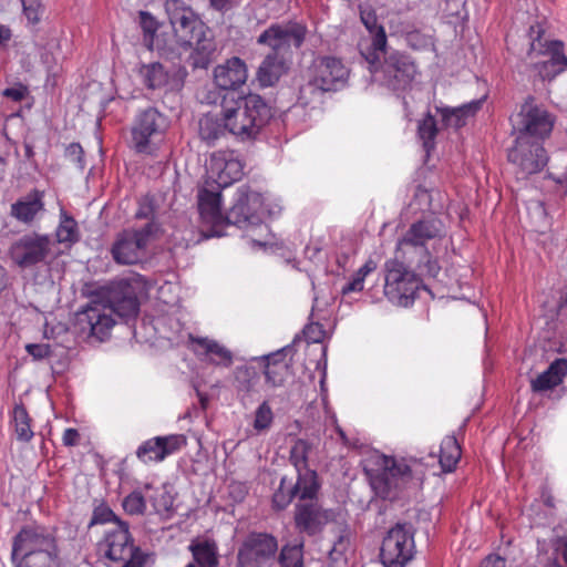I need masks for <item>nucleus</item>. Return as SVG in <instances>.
Masks as SVG:
<instances>
[{
	"mask_svg": "<svg viewBox=\"0 0 567 567\" xmlns=\"http://www.w3.org/2000/svg\"><path fill=\"white\" fill-rule=\"evenodd\" d=\"M138 311L140 301L135 288L126 280H118L92 292L84 313L91 334L104 340L115 323L114 315L128 320L136 318Z\"/></svg>",
	"mask_w": 567,
	"mask_h": 567,
	"instance_id": "nucleus-1",
	"label": "nucleus"
},
{
	"mask_svg": "<svg viewBox=\"0 0 567 567\" xmlns=\"http://www.w3.org/2000/svg\"><path fill=\"white\" fill-rule=\"evenodd\" d=\"M426 466L416 458L384 455L382 466L370 474V484L382 499H395L403 494L421 488Z\"/></svg>",
	"mask_w": 567,
	"mask_h": 567,
	"instance_id": "nucleus-2",
	"label": "nucleus"
},
{
	"mask_svg": "<svg viewBox=\"0 0 567 567\" xmlns=\"http://www.w3.org/2000/svg\"><path fill=\"white\" fill-rule=\"evenodd\" d=\"M14 567H60L61 550L54 530L43 526H24L12 539Z\"/></svg>",
	"mask_w": 567,
	"mask_h": 567,
	"instance_id": "nucleus-3",
	"label": "nucleus"
},
{
	"mask_svg": "<svg viewBox=\"0 0 567 567\" xmlns=\"http://www.w3.org/2000/svg\"><path fill=\"white\" fill-rule=\"evenodd\" d=\"M225 125L228 132L246 141L255 138L272 117L271 106L259 94L249 93L223 103Z\"/></svg>",
	"mask_w": 567,
	"mask_h": 567,
	"instance_id": "nucleus-4",
	"label": "nucleus"
},
{
	"mask_svg": "<svg viewBox=\"0 0 567 567\" xmlns=\"http://www.w3.org/2000/svg\"><path fill=\"white\" fill-rule=\"evenodd\" d=\"M349 69L341 59L330 55L318 56L307 72V82L300 86L299 102L307 106L323 93L334 92L347 83Z\"/></svg>",
	"mask_w": 567,
	"mask_h": 567,
	"instance_id": "nucleus-5",
	"label": "nucleus"
},
{
	"mask_svg": "<svg viewBox=\"0 0 567 567\" xmlns=\"http://www.w3.org/2000/svg\"><path fill=\"white\" fill-rule=\"evenodd\" d=\"M169 127L168 117L156 107L148 106L140 111L131 128V141L138 154L156 155L159 142Z\"/></svg>",
	"mask_w": 567,
	"mask_h": 567,
	"instance_id": "nucleus-6",
	"label": "nucleus"
},
{
	"mask_svg": "<svg viewBox=\"0 0 567 567\" xmlns=\"http://www.w3.org/2000/svg\"><path fill=\"white\" fill-rule=\"evenodd\" d=\"M425 288L422 279L396 258L384 262V296L399 307L411 306L420 289Z\"/></svg>",
	"mask_w": 567,
	"mask_h": 567,
	"instance_id": "nucleus-7",
	"label": "nucleus"
},
{
	"mask_svg": "<svg viewBox=\"0 0 567 567\" xmlns=\"http://www.w3.org/2000/svg\"><path fill=\"white\" fill-rule=\"evenodd\" d=\"M165 10L181 45L193 43L197 37L208 33V28L199 16L183 0H166Z\"/></svg>",
	"mask_w": 567,
	"mask_h": 567,
	"instance_id": "nucleus-8",
	"label": "nucleus"
},
{
	"mask_svg": "<svg viewBox=\"0 0 567 567\" xmlns=\"http://www.w3.org/2000/svg\"><path fill=\"white\" fill-rule=\"evenodd\" d=\"M51 250L50 235L32 231L20 236L11 244L9 256L17 266L25 269L44 262Z\"/></svg>",
	"mask_w": 567,
	"mask_h": 567,
	"instance_id": "nucleus-9",
	"label": "nucleus"
},
{
	"mask_svg": "<svg viewBox=\"0 0 567 567\" xmlns=\"http://www.w3.org/2000/svg\"><path fill=\"white\" fill-rule=\"evenodd\" d=\"M277 551L278 540L274 535L252 532L248 534L238 549V567L270 565L275 560Z\"/></svg>",
	"mask_w": 567,
	"mask_h": 567,
	"instance_id": "nucleus-10",
	"label": "nucleus"
},
{
	"mask_svg": "<svg viewBox=\"0 0 567 567\" xmlns=\"http://www.w3.org/2000/svg\"><path fill=\"white\" fill-rule=\"evenodd\" d=\"M153 229V224L147 223L141 229L121 233L111 248L114 261L120 265H134L141 261L145 255Z\"/></svg>",
	"mask_w": 567,
	"mask_h": 567,
	"instance_id": "nucleus-11",
	"label": "nucleus"
},
{
	"mask_svg": "<svg viewBox=\"0 0 567 567\" xmlns=\"http://www.w3.org/2000/svg\"><path fill=\"white\" fill-rule=\"evenodd\" d=\"M414 554L413 534L404 525L396 524L383 538L381 561L385 567H404Z\"/></svg>",
	"mask_w": 567,
	"mask_h": 567,
	"instance_id": "nucleus-12",
	"label": "nucleus"
},
{
	"mask_svg": "<svg viewBox=\"0 0 567 567\" xmlns=\"http://www.w3.org/2000/svg\"><path fill=\"white\" fill-rule=\"evenodd\" d=\"M517 118L518 135L527 138L545 140L555 124V117L545 107L537 105L532 96L520 106Z\"/></svg>",
	"mask_w": 567,
	"mask_h": 567,
	"instance_id": "nucleus-13",
	"label": "nucleus"
},
{
	"mask_svg": "<svg viewBox=\"0 0 567 567\" xmlns=\"http://www.w3.org/2000/svg\"><path fill=\"white\" fill-rule=\"evenodd\" d=\"M307 35V27L297 21L272 23L257 38V43L267 45L271 52L280 54L281 50H288L291 45L299 49Z\"/></svg>",
	"mask_w": 567,
	"mask_h": 567,
	"instance_id": "nucleus-14",
	"label": "nucleus"
},
{
	"mask_svg": "<svg viewBox=\"0 0 567 567\" xmlns=\"http://www.w3.org/2000/svg\"><path fill=\"white\" fill-rule=\"evenodd\" d=\"M508 162L516 165L524 175L540 172L548 162L547 153L543 144L530 141L524 135H518L515 145L508 150Z\"/></svg>",
	"mask_w": 567,
	"mask_h": 567,
	"instance_id": "nucleus-15",
	"label": "nucleus"
},
{
	"mask_svg": "<svg viewBox=\"0 0 567 567\" xmlns=\"http://www.w3.org/2000/svg\"><path fill=\"white\" fill-rule=\"evenodd\" d=\"M543 29L538 28L537 35L530 43V52L549 55V59L535 65L543 80H553L567 70V56L564 53V42L560 40L542 42Z\"/></svg>",
	"mask_w": 567,
	"mask_h": 567,
	"instance_id": "nucleus-16",
	"label": "nucleus"
},
{
	"mask_svg": "<svg viewBox=\"0 0 567 567\" xmlns=\"http://www.w3.org/2000/svg\"><path fill=\"white\" fill-rule=\"evenodd\" d=\"M261 202L262 197L259 193L251 190L248 186L239 187L233 206L225 215L226 227L235 225L241 228L255 224Z\"/></svg>",
	"mask_w": 567,
	"mask_h": 567,
	"instance_id": "nucleus-17",
	"label": "nucleus"
},
{
	"mask_svg": "<svg viewBox=\"0 0 567 567\" xmlns=\"http://www.w3.org/2000/svg\"><path fill=\"white\" fill-rule=\"evenodd\" d=\"M207 174L218 187L225 188L241 178L244 164L234 151H217L209 157Z\"/></svg>",
	"mask_w": 567,
	"mask_h": 567,
	"instance_id": "nucleus-18",
	"label": "nucleus"
},
{
	"mask_svg": "<svg viewBox=\"0 0 567 567\" xmlns=\"http://www.w3.org/2000/svg\"><path fill=\"white\" fill-rule=\"evenodd\" d=\"M186 444L187 439L184 434L154 436L142 442L135 454L143 464L161 463L179 452Z\"/></svg>",
	"mask_w": 567,
	"mask_h": 567,
	"instance_id": "nucleus-19",
	"label": "nucleus"
},
{
	"mask_svg": "<svg viewBox=\"0 0 567 567\" xmlns=\"http://www.w3.org/2000/svg\"><path fill=\"white\" fill-rule=\"evenodd\" d=\"M441 236V220L435 218L421 219L413 223L403 237L399 239L396 250L402 251L403 255L408 252V249H411V252L419 254L427 249L426 245L430 240Z\"/></svg>",
	"mask_w": 567,
	"mask_h": 567,
	"instance_id": "nucleus-20",
	"label": "nucleus"
},
{
	"mask_svg": "<svg viewBox=\"0 0 567 567\" xmlns=\"http://www.w3.org/2000/svg\"><path fill=\"white\" fill-rule=\"evenodd\" d=\"M198 212L207 237L225 235L226 220L221 214V195L206 188L198 193Z\"/></svg>",
	"mask_w": 567,
	"mask_h": 567,
	"instance_id": "nucleus-21",
	"label": "nucleus"
},
{
	"mask_svg": "<svg viewBox=\"0 0 567 567\" xmlns=\"http://www.w3.org/2000/svg\"><path fill=\"white\" fill-rule=\"evenodd\" d=\"M381 68L388 85L394 91L409 87L416 74V66L411 56L401 52L390 53Z\"/></svg>",
	"mask_w": 567,
	"mask_h": 567,
	"instance_id": "nucleus-22",
	"label": "nucleus"
},
{
	"mask_svg": "<svg viewBox=\"0 0 567 567\" xmlns=\"http://www.w3.org/2000/svg\"><path fill=\"white\" fill-rule=\"evenodd\" d=\"M146 498H148L155 512L159 513L168 509L164 493L151 483H145L143 489L136 488L126 495L122 501V507L128 515L142 516L146 512Z\"/></svg>",
	"mask_w": 567,
	"mask_h": 567,
	"instance_id": "nucleus-23",
	"label": "nucleus"
},
{
	"mask_svg": "<svg viewBox=\"0 0 567 567\" xmlns=\"http://www.w3.org/2000/svg\"><path fill=\"white\" fill-rule=\"evenodd\" d=\"M295 527L300 534L315 536L329 520L328 512L318 503L298 504L295 509Z\"/></svg>",
	"mask_w": 567,
	"mask_h": 567,
	"instance_id": "nucleus-24",
	"label": "nucleus"
},
{
	"mask_svg": "<svg viewBox=\"0 0 567 567\" xmlns=\"http://www.w3.org/2000/svg\"><path fill=\"white\" fill-rule=\"evenodd\" d=\"M193 351L198 358H203L209 364L221 368H229L234 362V354L217 340L207 337L189 336Z\"/></svg>",
	"mask_w": 567,
	"mask_h": 567,
	"instance_id": "nucleus-25",
	"label": "nucleus"
},
{
	"mask_svg": "<svg viewBox=\"0 0 567 567\" xmlns=\"http://www.w3.org/2000/svg\"><path fill=\"white\" fill-rule=\"evenodd\" d=\"M43 199L44 190L34 188L11 205L10 215L20 223L31 224L45 210Z\"/></svg>",
	"mask_w": 567,
	"mask_h": 567,
	"instance_id": "nucleus-26",
	"label": "nucleus"
},
{
	"mask_svg": "<svg viewBox=\"0 0 567 567\" xmlns=\"http://www.w3.org/2000/svg\"><path fill=\"white\" fill-rule=\"evenodd\" d=\"M247 80V68L239 58H231L214 71V81L221 90H235Z\"/></svg>",
	"mask_w": 567,
	"mask_h": 567,
	"instance_id": "nucleus-27",
	"label": "nucleus"
},
{
	"mask_svg": "<svg viewBox=\"0 0 567 567\" xmlns=\"http://www.w3.org/2000/svg\"><path fill=\"white\" fill-rule=\"evenodd\" d=\"M286 61L277 52H270L265 56L257 71V80L264 87L275 85L287 72Z\"/></svg>",
	"mask_w": 567,
	"mask_h": 567,
	"instance_id": "nucleus-28",
	"label": "nucleus"
},
{
	"mask_svg": "<svg viewBox=\"0 0 567 567\" xmlns=\"http://www.w3.org/2000/svg\"><path fill=\"white\" fill-rule=\"evenodd\" d=\"M567 373V361L556 359L549 364L547 370L538 374L530 381L533 392H544L559 385Z\"/></svg>",
	"mask_w": 567,
	"mask_h": 567,
	"instance_id": "nucleus-29",
	"label": "nucleus"
},
{
	"mask_svg": "<svg viewBox=\"0 0 567 567\" xmlns=\"http://www.w3.org/2000/svg\"><path fill=\"white\" fill-rule=\"evenodd\" d=\"M481 101H472L470 103L463 104L458 107H437V112L442 116V122L445 126L460 128L466 124V121L470 116L475 115V113L481 109Z\"/></svg>",
	"mask_w": 567,
	"mask_h": 567,
	"instance_id": "nucleus-30",
	"label": "nucleus"
},
{
	"mask_svg": "<svg viewBox=\"0 0 567 567\" xmlns=\"http://www.w3.org/2000/svg\"><path fill=\"white\" fill-rule=\"evenodd\" d=\"M265 378L267 383L277 388L284 385L288 374L289 365L286 362L284 351H278L265 357Z\"/></svg>",
	"mask_w": 567,
	"mask_h": 567,
	"instance_id": "nucleus-31",
	"label": "nucleus"
},
{
	"mask_svg": "<svg viewBox=\"0 0 567 567\" xmlns=\"http://www.w3.org/2000/svg\"><path fill=\"white\" fill-rule=\"evenodd\" d=\"M138 76L147 90H161L169 83V73L159 62L142 63Z\"/></svg>",
	"mask_w": 567,
	"mask_h": 567,
	"instance_id": "nucleus-32",
	"label": "nucleus"
},
{
	"mask_svg": "<svg viewBox=\"0 0 567 567\" xmlns=\"http://www.w3.org/2000/svg\"><path fill=\"white\" fill-rule=\"evenodd\" d=\"M182 45L192 49L189 61L195 69H206L212 62V56L216 49L213 39L207 33H204L203 37H197L193 43H184Z\"/></svg>",
	"mask_w": 567,
	"mask_h": 567,
	"instance_id": "nucleus-33",
	"label": "nucleus"
},
{
	"mask_svg": "<svg viewBox=\"0 0 567 567\" xmlns=\"http://www.w3.org/2000/svg\"><path fill=\"white\" fill-rule=\"evenodd\" d=\"M462 450L453 435L445 436L440 445L439 463L443 473H452L456 470L461 460Z\"/></svg>",
	"mask_w": 567,
	"mask_h": 567,
	"instance_id": "nucleus-34",
	"label": "nucleus"
},
{
	"mask_svg": "<svg viewBox=\"0 0 567 567\" xmlns=\"http://www.w3.org/2000/svg\"><path fill=\"white\" fill-rule=\"evenodd\" d=\"M226 132L228 130L225 125L224 114L220 118L205 115L199 120V136L207 145L215 144L216 141L225 136Z\"/></svg>",
	"mask_w": 567,
	"mask_h": 567,
	"instance_id": "nucleus-35",
	"label": "nucleus"
},
{
	"mask_svg": "<svg viewBox=\"0 0 567 567\" xmlns=\"http://www.w3.org/2000/svg\"><path fill=\"white\" fill-rule=\"evenodd\" d=\"M11 423L14 427L17 440L30 442L34 435L32 431V419L23 403H17L12 411Z\"/></svg>",
	"mask_w": 567,
	"mask_h": 567,
	"instance_id": "nucleus-36",
	"label": "nucleus"
},
{
	"mask_svg": "<svg viewBox=\"0 0 567 567\" xmlns=\"http://www.w3.org/2000/svg\"><path fill=\"white\" fill-rule=\"evenodd\" d=\"M196 567H217L218 549L214 542L204 540L189 546Z\"/></svg>",
	"mask_w": 567,
	"mask_h": 567,
	"instance_id": "nucleus-37",
	"label": "nucleus"
},
{
	"mask_svg": "<svg viewBox=\"0 0 567 567\" xmlns=\"http://www.w3.org/2000/svg\"><path fill=\"white\" fill-rule=\"evenodd\" d=\"M55 238L59 244H65L69 246H72L80 240L78 221L64 209H61L60 212V221L55 229Z\"/></svg>",
	"mask_w": 567,
	"mask_h": 567,
	"instance_id": "nucleus-38",
	"label": "nucleus"
},
{
	"mask_svg": "<svg viewBox=\"0 0 567 567\" xmlns=\"http://www.w3.org/2000/svg\"><path fill=\"white\" fill-rule=\"evenodd\" d=\"M297 473V482L290 487L292 494L299 496L300 499L315 498L319 488L317 473L310 468Z\"/></svg>",
	"mask_w": 567,
	"mask_h": 567,
	"instance_id": "nucleus-39",
	"label": "nucleus"
},
{
	"mask_svg": "<svg viewBox=\"0 0 567 567\" xmlns=\"http://www.w3.org/2000/svg\"><path fill=\"white\" fill-rule=\"evenodd\" d=\"M312 445L309 441L297 439L290 449L289 461L297 472L309 470L308 457Z\"/></svg>",
	"mask_w": 567,
	"mask_h": 567,
	"instance_id": "nucleus-40",
	"label": "nucleus"
},
{
	"mask_svg": "<svg viewBox=\"0 0 567 567\" xmlns=\"http://www.w3.org/2000/svg\"><path fill=\"white\" fill-rule=\"evenodd\" d=\"M259 374L251 367H238L235 371V386L238 392L250 393L256 390Z\"/></svg>",
	"mask_w": 567,
	"mask_h": 567,
	"instance_id": "nucleus-41",
	"label": "nucleus"
},
{
	"mask_svg": "<svg viewBox=\"0 0 567 567\" xmlns=\"http://www.w3.org/2000/svg\"><path fill=\"white\" fill-rule=\"evenodd\" d=\"M303 540L282 546L278 557L281 567H303Z\"/></svg>",
	"mask_w": 567,
	"mask_h": 567,
	"instance_id": "nucleus-42",
	"label": "nucleus"
},
{
	"mask_svg": "<svg viewBox=\"0 0 567 567\" xmlns=\"http://www.w3.org/2000/svg\"><path fill=\"white\" fill-rule=\"evenodd\" d=\"M419 136L423 141V146L426 152L434 148L435 138L437 135L436 121L430 113L420 122L417 127Z\"/></svg>",
	"mask_w": 567,
	"mask_h": 567,
	"instance_id": "nucleus-43",
	"label": "nucleus"
},
{
	"mask_svg": "<svg viewBox=\"0 0 567 567\" xmlns=\"http://www.w3.org/2000/svg\"><path fill=\"white\" fill-rule=\"evenodd\" d=\"M274 423V412L268 401H264L255 411L252 427L257 433L265 432Z\"/></svg>",
	"mask_w": 567,
	"mask_h": 567,
	"instance_id": "nucleus-44",
	"label": "nucleus"
},
{
	"mask_svg": "<svg viewBox=\"0 0 567 567\" xmlns=\"http://www.w3.org/2000/svg\"><path fill=\"white\" fill-rule=\"evenodd\" d=\"M416 255L419 256V259L415 261V268L420 274L435 278L441 270L437 259L430 254L429 249H424L422 252Z\"/></svg>",
	"mask_w": 567,
	"mask_h": 567,
	"instance_id": "nucleus-45",
	"label": "nucleus"
},
{
	"mask_svg": "<svg viewBox=\"0 0 567 567\" xmlns=\"http://www.w3.org/2000/svg\"><path fill=\"white\" fill-rule=\"evenodd\" d=\"M140 25L144 33V42L147 48H153L154 37L159 28V23L156 18L148 11H140Z\"/></svg>",
	"mask_w": 567,
	"mask_h": 567,
	"instance_id": "nucleus-46",
	"label": "nucleus"
},
{
	"mask_svg": "<svg viewBox=\"0 0 567 567\" xmlns=\"http://www.w3.org/2000/svg\"><path fill=\"white\" fill-rule=\"evenodd\" d=\"M359 11H360L361 22L363 23V25L367 28V30L370 33H373L374 30L382 27L381 24L378 23V16L372 6L361 4L359 7Z\"/></svg>",
	"mask_w": 567,
	"mask_h": 567,
	"instance_id": "nucleus-47",
	"label": "nucleus"
},
{
	"mask_svg": "<svg viewBox=\"0 0 567 567\" xmlns=\"http://www.w3.org/2000/svg\"><path fill=\"white\" fill-rule=\"evenodd\" d=\"M23 13L28 21L35 24L40 21L43 12L41 0H21Z\"/></svg>",
	"mask_w": 567,
	"mask_h": 567,
	"instance_id": "nucleus-48",
	"label": "nucleus"
},
{
	"mask_svg": "<svg viewBox=\"0 0 567 567\" xmlns=\"http://www.w3.org/2000/svg\"><path fill=\"white\" fill-rule=\"evenodd\" d=\"M285 485L286 478H282L279 488L275 492L272 496V505L277 509L286 508L295 497L290 487H287L286 489Z\"/></svg>",
	"mask_w": 567,
	"mask_h": 567,
	"instance_id": "nucleus-49",
	"label": "nucleus"
},
{
	"mask_svg": "<svg viewBox=\"0 0 567 567\" xmlns=\"http://www.w3.org/2000/svg\"><path fill=\"white\" fill-rule=\"evenodd\" d=\"M303 336L308 342L320 343L326 337V330L319 322H310L303 329Z\"/></svg>",
	"mask_w": 567,
	"mask_h": 567,
	"instance_id": "nucleus-50",
	"label": "nucleus"
},
{
	"mask_svg": "<svg viewBox=\"0 0 567 567\" xmlns=\"http://www.w3.org/2000/svg\"><path fill=\"white\" fill-rule=\"evenodd\" d=\"M109 522H116L118 525L121 520L110 507H96L93 512L92 524H104Z\"/></svg>",
	"mask_w": 567,
	"mask_h": 567,
	"instance_id": "nucleus-51",
	"label": "nucleus"
},
{
	"mask_svg": "<svg viewBox=\"0 0 567 567\" xmlns=\"http://www.w3.org/2000/svg\"><path fill=\"white\" fill-rule=\"evenodd\" d=\"M25 350L35 360H42L51 355V347L45 343H29L25 346Z\"/></svg>",
	"mask_w": 567,
	"mask_h": 567,
	"instance_id": "nucleus-52",
	"label": "nucleus"
},
{
	"mask_svg": "<svg viewBox=\"0 0 567 567\" xmlns=\"http://www.w3.org/2000/svg\"><path fill=\"white\" fill-rule=\"evenodd\" d=\"M372 34H373L372 44H371L372 49L384 53L386 43H388L386 33H385L384 28L380 27L379 29L374 30V32Z\"/></svg>",
	"mask_w": 567,
	"mask_h": 567,
	"instance_id": "nucleus-53",
	"label": "nucleus"
},
{
	"mask_svg": "<svg viewBox=\"0 0 567 567\" xmlns=\"http://www.w3.org/2000/svg\"><path fill=\"white\" fill-rule=\"evenodd\" d=\"M135 217L137 219H153L154 218V207L150 199L145 198L140 202L138 208L135 213Z\"/></svg>",
	"mask_w": 567,
	"mask_h": 567,
	"instance_id": "nucleus-54",
	"label": "nucleus"
},
{
	"mask_svg": "<svg viewBox=\"0 0 567 567\" xmlns=\"http://www.w3.org/2000/svg\"><path fill=\"white\" fill-rule=\"evenodd\" d=\"M80 442V433L76 429L68 427L62 435V443L65 446H75Z\"/></svg>",
	"mask_w": 567,
	"mask_h": 567,
	"instance_id": "nucleus-55",
	"label": "nucleus"
},
{
	"mask_svg": "<svg viewBox=\"0 0 567 567\" xmlns=\"http://www.w3.org/2000/svg\"><path fill=\"white\" fill-rule=\"evenodd\" d=\"M348 545L347 539H344L342 536L339 537V539L333 544L332 548L329 550V557L331 560H339L342 553L346 550Z\"/></svg>",
	"mask_w": 567,
	"mask_h": 567,
	"instance_id": "nucleus-56",
	"label": "nucleus"
},
{
	"mask_svg": "<svg viewBox=\"0 0 567 567\" xmlns=\"http://www.w3.org/2000/svg\"><path fill=\"white\" fill-rule=\"evenodd\" d=\"M480 567H506V559L499 555L491 554L482 560Z\"/></svg>",
	"mask_w": 567,
	"mask_h": 567,
	"instance_id": "nucleus-57",
	"label": "nucleus"
},
{
	"mask_svg": "<svg viewBox=\"0 0 567 567\" xmlns=\"http://www.w3.org/2000/svg\"><path fill=\"white\" fill-rule=\"evenodd\" d=\"M66 155L75 163H83V148L79 143H71L66 147Z\"/></svg>",
	"mask_w": 567,
	"mask_h": 567,
	"instance_id": "nucleus-58",
	"label": "nucleus"
},
{
	"mask_svg": "<svg viewBox=\"0 0 567 567\" xmlns=\"http://www.w3.org/2000/svg\"><path fill=\"white\" fill-rule=\"evenodd\" d=\"M27 94V87L20 85L16 87H8L3 91V95L11 99L14 102H20Z\"/></svg>",
	"mask_w": 567,
	"mask_h": 567,
	"instance_id": "nucleus-59",
	"label": "nucleus"
},
{
	"mask_svg": "<svg viewBox=\"0 0 567 567\" xmlns=\"http://www.w3.org/2000/svg\"><path fill=\"white\" fill-rule=\"evenodd\" d=\"M364 287V279H362L359 276H354L351 281H349L343 288L342 292L350 293V292H359L362 291Z\"/></svg>",
	"mask_w": 567,
	"mask_h": 567,
	"instance_id": "nucleus-60",
	"label": "nucleus"
},
{
	"mask_svg": "<svg viewBox=\"0 0 567 567\" xmlns=\"http://www.w3.org/2000/svg\"><path fill=\"white\" fill-rule=\"evenodd\" d=\"M377 268V265L373 260L369 259L365 261L359 270L355 272L357 276L361 277L362 279H365V277L372 272Z\"/></svg>",
	"mask_w": 567,
	"mask_h": 567,
	"instance_id": "nucleus-61",
	"label": "nucleus"
},
{
	"mask_svg": "<svg viewBox=\"0 0 567 567\" xmlns=\"http://www.w3.org/2000/svg\"><path fill=\"white\" fill-rule=\"evenodd\" d=\"M41 61L47 65L48 72H54V68L56 66V60L50 52H44L41 55Z\"/></svg>",
	"mask_w": 567,
	"mask_h": 567,
	"instance_id": "nucleus-62",
	"label": "nucleus"
},
{
	"mask_svg": "<svg viewBox=\"0 0 567 567\" xmlns=\"http://www.w3.org/2000/svg\"><path fill=\"white\" fill-rule=\"evenodd\" d=\"M210 6L217 11H226L230 8L231 0H209Z\"/></svg>",
	"mask_w": 567,
	"mask_h": 567,
	"instance_id": "nucleus-63",
	"label": "nucleus"
},
{
	"mask_svg": "<svg viewBox=\"0 0 567 567\" xmlns=\"http://www.w3.org/2000/svg\"><path fill=\"white\" fill-rule=\"evenodd\" d=\"M12 37L11 30L9 27L0 24V45L10 41Z\"/></svg>",
	"mask_w": 567,
	"mask_h": 567,
	"instance_id": "nucleus-64",
	"label": "nucleus"
}]
</instances>
